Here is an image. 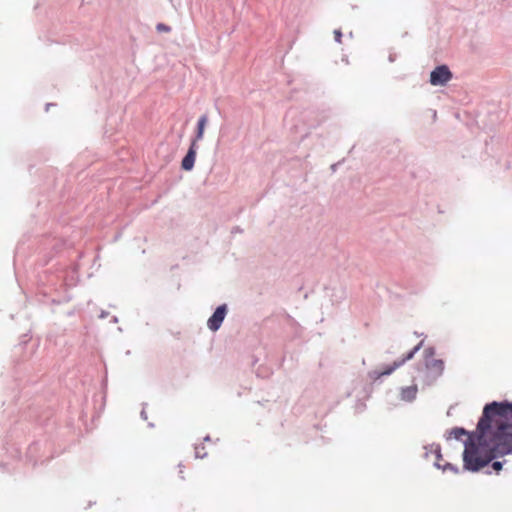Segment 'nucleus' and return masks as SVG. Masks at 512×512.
I'll return each instance as SVG.
<instances>
[{
    "label": "nucleus",
    "mask_w": 512,
    "mask_h": 512,
    "mask_svg": "<svg viewBox=\"0 0 512 512\" xmlns=\"http://www.w3.org/2000/svg\"><path fill=\"white\" fill-rule=\"evenodd\" d=\"M451 434L456 439H460L461 436L466 435V431L463 428H455L452 430Z\"/></svg>",
    "instance_id": "obj_9"
},
{
    "label": "nucleus",
    "mask_w": 512,
    "mask_h": 512,
    "mask_svg": "<svg viewBox=\"0 0 512 512\" xmlns=\"http://www.w3.org/2000/svg\"><path fill=\"white\" fill-rule=\"evenodd\" d=\"M477 444H466L464 468L478 471L498 456L512 452V404L492 402L477 425Z\"/></svg>",
    "instance_id": "obj_1"
},
{
    "label": "nucleus",
    "mask_w": 512,
    "mask_h": 512,
    "mask_svg": "<svg viewBox=\"0 0 512 512\" xmlns=\"http://www.w3.org/2000/svg\"><path fill=\"white\" fill-rule=\"evenodd\" d=\"M422 342H420L418 345H416L410 352H408L405 356H403L400 359L395 360L392 364L385 366L381 370H374L369 373V377L373 380H379L383 376H388L392 374L396 369L401 367L405 362L408 360H411L416 352L419 351L421 348Z\"/></svg>",
    "instance_id": "obj_2"
},
{
    "label": "nucleus",
    "mask_w": 512,
    "mask_h": 512,
    "mask_svg": "<svg viewBox=\"0 0 512 512\" xmlns=\"http://www.w3.org/2000/svg\"><path fill=\"white\" fill-rule=\"evenodd\" d=\"M418 388L417 385H411L401 390V399L404 401H413L417 396Z\"/></svg>",
    "instance_id": "obj_7"
},
{
    "label": "nucleus",
    "mask_w": 512,
    "mask_h": 512,
    "mask_svg": "<svg viewBox=\"0 0 512 512\" xmlns=\"http://www.w3.org/2000/svg\"><path fill=\"white\" fill-rule=\"evenodd\" d=\"M334 37H335V40L338 42V43H341V38H342V33L340 30H335L334 31Z\"/></svg>",
    "instance_id": "obj_11"
},
{
    "label": "nucleus",
    "mask_w": 512,
    "mask_h": 512,
    "mask_svg": "<svg viewBox=\"0 0 512 512\" xmlns=\"http://www.w3.org/2000/svg\"><path fill=\"white\" fill-rule=\"evenodd\" d=\"M452 78V73L446 65L436 67L430 74V83L434 86H443Z\"/></svg>",
    "instance_id": "obj_4"
},
{
    "label": "nucleus",
    "mask_w": 512,
    "mask_h": 512,
    "mask_svg": "<svg viewBox=\"0 0 512 512\" xmlns=\"http://www.w3.org/2000/svg\"><path fill=\"white\" fill-rule=\"evenodd\" d=\"M226 312H227L226 305H221L216 308L215 312L208 319V322H207L210 330L217 331L220 328V326L226 316Z\"/></svg>",
    "instance_id": "obj_5"
},
{
    "label": "nucleus",
    "mask_w": 512,
    "mask_h": 512,
    "mask_svg": "<svg viewBox=\"0 0 512 512\" xmlns=\"http://www.w3.org/2000/svg\"><path fill=\"white\" fill-rule=\"evenodd\" d=\"M156 29L158 32H166L167 33V32L171 31V28L163 23L157 24Z\"/></svg>",
    "instance_id": "obj_10"
},
{
    "label": "nucleus",
    "mask_w": 512,
    "mask_h": 512,
    "mask_svg": "<svg viewBox=\"0 0 512 512\" xmlns=\"http://www.w3.org/2000/svg\"><path fill=\"white\" fill-rule=\"evenodd\" d=\"M492 467L495 471L498 472L502 469V463L499 461H495V462H493Z\"/></svg>",
    "instance_id": "obj_12"
},
{
    "label": "nucleus",
    "mask_w": 512,
    "mask_h": 512,
    "mask_svg": "<svg viewBox=\"0 0 512 512\" xmlns=\"http://www.w3.org/2000/svg\"><path fill=\"white\" fill-rule=\"evenodd\" d=\"M207 116L206 115H203L199 118L198 120V124H197V135H196V140H201L203 138V135H204V130H205V126L207 124Z\"/></svg>",
    "instance_id": "obj_8"
},
{
    "label": "nucleus",
    "mask_w": 512,
    "mask_h": 512,
    "mask_svg": "<svg viewBox=\"0 0 512 512\" xmlns=\"http://www.w3.org/2000/svg\"><path fill=\"white\" fill-rule=\"evenodd\" d=\"M433 355H434V350L432 348H429L425 351L426 368L432 378H438L443 374L444 362L441 359H434V358L429 360L428 358L432 357Z\"/></svg>",
    "instance_id": "obj_3"
},
{
    "label": "nucleus",
    "mask_w": 512,
    "mask_h": 512,
    "mask_svg": "<svg viewBox=\"0 0 512 512\" xmlns=\"http://www.w3.org/2000/svg\"><path fill=\"white\" fill-rule=\"evenodd\" d=\"M195 158H196V143H195V141H193L186 156L182 160V163H181L182 168L186 171H190L194 166Z\"/></svg>",
    "instance_id": "obj_6"
}]
</instances>
